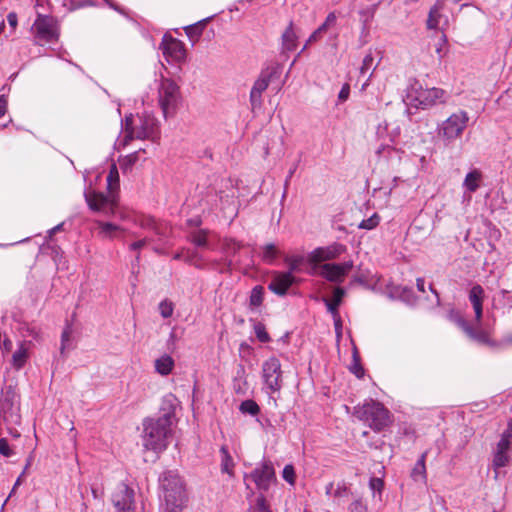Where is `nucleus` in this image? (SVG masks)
I'll return each mask as SVG.
<instances>
[{
	"instance_id": "473e14b6",
	"label": "nucleus",
	"mask_w": 512,
	"mask_h": 512,
	"mask_svg": "<svg viewBox=\"0 0 512 512\" xmlns=\"http://www.w3.org/2000/svg\"><path fill=\"white\" fill-rule=\"evenodd\" d=\"M285 263L288 265V271L291 275L302 271V265L307 261V257L303 255H292L285 257Z\"/></svg>"
},
{
	"instance_id": "09e8293b",
	"label": "nucleus",
	"mask_w": 512,
	"mask_h": 512,
	"mask_svg": "<svg viewBox=\"0 0 512 512\" xmlns=\"http://www.w3.org/2000/svg\"><path fill=\"white\" fill-rule=\"evenodd\" d=\"M282 477L289 484L294 485L295 484V470H294V467L292 465H290V464L286 465L283 468Z\"/></svg>"
},
{
	"instance_id": "e433bc0d",
	"label": "nucleus",
	"mask_w": 512,
	"mask_h": 512,
	"mask_svg": "<svg viewBox=\"0 0 512 512\" xmlns=\"http://www.w3.org/2000/svg\"><path fill=\"white\" fill-rule=\"evenodd\" d=\"M509 462V456L506 452L495 451L493 458V468L495 470V479L498 477V469L505 467Z\"/></svg>"
},
{
	"instance_id": "69168bd1",
	"label": "nucleus",
	"mask_w": 512,
	"mask_h": 512,
	"mask_svg": "<svg viewBox=\"0 0 512 512\" xmlns=\"http://www.w3.org/2000/svg\"><path fill=\"white\" fill-rule=\"evenodd\" d=\"M512 437V424L510 423L508 425V428L503 432L501 438L503 439H506V440H509L510 441V438Z\"/></svg>"
},
{
	"instance_id": "bf43d9fd",
	"label": "nucleus",
	"mask_w": 512,
	"mask_h": 512,
	"mask_svg": "<svg viewBox=\"0 0 512 512\" xmlns=\"http://www.w3.org/2000/svg\"><path fill=\"white\" fill-rule=\"evenodd\" d=\"M338 267H340V272L342 276L344 277L353 267L352 261H346L344 263L338 264Z\"/></svg>"
},
{
	"instance_id": "774afa93",
	"label": "nucleus",
	"mask_w": 512,
	"mask_h": 512,
	"mask_svg": "<svg viewBox=\"0 0 512 512\" xmlns=\"http://www.w3.org/2000/svg\"><path fill=\"white\" fill-rule=\"evenodd\" d=\"M3 350L9 352L12 349V341L8 338H5L2 342Z\"/></svg>"
},
{
	"instance_id": "393cba45",
	"label": "nucleus",
	"mask_w": 512,
	"mask_h": 512,
	"mask_svg": "<svg viewBox=\"0 0 512 512\" xmlns=\"http://www.w3.org/2000/svg\"><path fill=\"white\" fill-rule=\"evenodd\" d=\"M282 51H294L297 47L298 35L294 29L293 22H290L285 31L282 33Z\"/></svg>"
},
{
	"instance_id": "72a5a7b5",
	"label": "nucleus",
	"mask_w": 512,
	"mask_h": 512,
	"mask_svg": "<svg viewBox=\"0 0 512 512\" xmlns=\"http://www.w3.org/2000/svg\"><path fill=\"white\" fill-rule=\"evenodd\" d=\"M188 240L197 247H201V248L209 247L208 231H206V230H198V231L192 232L189 235Z\"/></svg>"
},
{
	"instance_id": "0e129e2a",
	"label": "nucleus",
	"mask_w": 512,
	"mask_h": 512,
	"mask_svg": "<svg viewBox=\"0 0 512 512\" xmlns=\"http://www.w3.org/2000/svg\"><path fill=\"white\" fill-rule=\"evenodd\" d=\"M297 169V163H295L289 170L288 172V175L286 176V179H285V189L288 187L289 185V182L291 180V178L293 177L295 171Z\"/></svg>"
},
{
	"instance_id": "c9c22d12",
	"label": "nucleus",
	"mask_w": 512,
	"mask_h": 512,
	"mask_svg": "<svg viewBox=\"0 0 512 512\" xmlns=\"http://www.w3.org/2000/svg\"><path fill=\"white\" fill-rule=\"evenodd\" d=\"M278 256V250L272 243L266 244L262 247V260L267 264H273Z\"/></svg>"
},
{
	"instance_id": "6ab92c4d",
	"label": "nucleus",
	"mask_w": 512,
	"mask_h": 512,
	"mask_svg": "<svg viewBox=\"0 0 512 512\" xmlns=\"http://www.w3.org/2000/svg\"><path fill=\"white\" fill-rule=\"evenodd\" d=\"M345 295V290L341 287H336L333 290V298L330 300L328 298H323V302L325 303L328 312L332 315L335 322V329L337 332L341 329V320L339 316L338 308L342 303V299Z\"/></svg>"
},
{
	"instance_id": "9d476101",
	"label": "nucleus",
	"mask_w": 512,
	"mask_h": 512,
	"mask_svg": "<svg viewBox=\"0 0 512 512\" xmlns=\"http://www.w3.org/2000/svg\"><path fill=\"white\" fill-rule=\"evenodd\" d=\"M119 216L122 220H127L144 230L152 232L158 241H163L168 235V225L165 222H157L150 216L132 211H121Z\"/></svg>"
},
{
	"instance_id": "a18cd8bd",
	"label": "nucleus",
	"mask_w": 512,
	"mask_h": 512,
	"mask_svg": "<svg viewBox=\"0 0 512 512\" xmlns=\"http://www.w3.org/2000/svg\"><path fill=\"white\" fill-rule=\"evenodd\" d=\"M70 336H71V326L67 325V327L63 330L61 335V353H64L66 349H71L72 346L70 344Z\"/></svg>"
},
{
	"instance_id": "39448f33",
	"label": "nucleus",
	"mask_w": 512,
	"mask_h": 512,
	"mask_svg": "<svg viewBox=\"0 0 512 512\" xmlns=\"http://www.w3.org/2000/svg\"><path fill=\"white\" fill-rule=\"evenodd\" d=\"M407 98L416 108L423 110L430 109L438 104H443L447 100V93L441 88L424 89L418 81L410 84Z\"/></svg>"
},
{
	"instance_id": "8fccbe9b",
	"label": "nucleus",
	"mask_w": 512,
	"mask_h": 512,
	"mask_svg": "<svg viewBox=\"0 0 512 512\" xmlns=\"http://www.w3.org/2000/svg\"><path fill=\"white\" fill-rule=\"evenodd\" d=\"M349 494V488L346 484V482L341 481L337 483L336 489L334 490L333 497L334 498H341L346 497Z\"/></svg>"
},
{
	"instance_id": "b1692460",
	"label": "nucleus",
	"mask_w": 512,
	"mask_h": 512,
	"mask_svg": "<svg viewBox=\"0 0 512 512\" xmlns=\"http://www.w3.org/2000/svg\"><path fill=\"white\" fill-rule=\"evenodd\" d=\"M184 261L197 269L214 268L216 265V262L209 263L201 253L192 249L186 250Z\"/></svg>"
},
{
	"instance_id": "dca6fc26",
	"label": "nucleus",
	"mask_w": 512,
	"mask_h": 512,
	"mask_svg": "<svg viewBox=\"0 0 512 512\" xmlns=\"http://www.w3.org/2000/svg\"><path fill=\"white\" fill-rule=\"evenodd\" d=\"M134 490L120 483L112 495V503L117 512H135Z\"/></svg>"
},
{
	"instance_id": "f8f14e48",
	"label": "nucleus",
	"mask_w": 512,
	"mask_h": 512,
	"mask_svg": "<svg viewBox=\"0 0 512 512\" xmlns=\"http://www.w3.org/2000/svg\"><path fill=\"white\" fill-rule=\"evenodd\" d=\"M277 66H269L261 70L255 80L249 95L251 110L254 112L260 109L263 104L262 94L267 90L272 78L277 74Z\"/></svg>"
},
{
	"instance_id": "cd10ccee",
	"label": "nucleus",
	"mask_w": 512,
	"mask_h": 512,
	"mask_svg": "<svg viewBox=\"0 0 512 512\" xmlns=\"http://www.w3.org/2000/svg\"><path fill=\"white\" fill-rule=\"evenodd\" d=\"M427 453H428L427 451L422 453V455L417 460L414 468L411 471V477L415 482H422V483L426 482L427 473H426L425 460H426Z\"/></svg>"
},
{
	"instance_id": "f704fd0d",
	"label": "nucleus",
	"mask_w": 512,
	"mask_h": 512,
	"mask_svg": "<svg viewBox=\"0 0 512 512\" xmlns=\"http://www.w3.org/2000/svg\"><path fill=\"white\" fill-rule=\"evenodd\" d=\"M208 19L209 18L199 21L185 28L186 35L189 37L190 40H197L201 36L204 26Z\"/></svg>"
},
{
	"instance_id": "f257e3e1",
	"label": "nucleus",
	"mask_w": 512,
	"mask_h": 512,
	"mask_svg": "<svg viewBox=\"0 0 512 512\" xmlns=\"http://www.w3.org/2000/svg\"><path fill=\"white\" fill-rule=\"evenodd\" d=\"M177 398L168 394L163 397L160 416L156 418H146L143 421V446L154 452L165 450L172 434V424L175 418V409Z\"/></svg>"
},
{
	"instance_id": "f03ea898",
	"label": "nucleus",
	"mask_w": 512,
	"mask_h": 512,
	"mask_svg": "<svg viewBox=\"0 0 512 512\" xmlns=\"http://www.w3.org/2000/svg\"><path fill=\"white\" fill-rule=\"evenodd\" d=\"M160 499L163 512H181L186 502V491L182 479L175 471H165L159 477Z\"/></svg>"
},
{
	"instance_id": "5fc2aeb1",
	"label": "nucleus",
	"mask_w": 512,
	"mask_h": 512,
	"mask_svg": "<svg viewBox=\"0 0 512 512\" xmlns=\"http://www.w3.org/2000/svg\"><path fill=\"white\" fill-rule=\"evenodd\" d=\"M244 375V368L241 366L240 369L237 371V377L234 379V390L236 393H244L245 389L241 387L240 382L242 381Z\"/></svg>"
},
{
	"instance_id": "58836bf2",
	"label": "nucleus",
	"mask_w": 512,
	"mask_h": 512,
	"mask_svg": "<svg viewBox=\"0 0 512 512\" xmlns=\"http://www.w3.org/2000/svg\"><path fill=\"white\" fill-rule=\"evenodd\" d=\"M242 245L234 239L226 238L223 240L222 249L228 257L235 255Z\"/></svg>"
},
{
	"instance_id": "7c9ffc66",
	"label": "nucleus",
	"mask_w": 512,
	"mask_h": 512,
	"mask_svg": "<svg viewBox=\"0 0 512 512\" xmlns=\"http://www.w3.org/2000/svg\"><path fill=\"white\" fill-rule=\"evenodd\" d=\"M28 359V347L25 342H21L17 350L12 355V366L19 370L21 369Z\"/></svg>"
},
{
	"instance_id": "2eb2a0df",
	"label": "nucleus",
	"mask_w": 512,
	"mask_h": 512,
	"mask_svg": "<svg viewBox=\"0 0 512 512\" xmlns=\"http://www.w3.org/2000/svg\"><path fill=\"white\" fill-rule=\"evenodd\" d=\"M346 251V247L340 243H333L326 247H318L314 249L307 256V261L311 265V269L308 271L309 274L316 273L319 263L336 259Z\"/></svg>"
},
{
	"instance_id": "4d7b16f0",
	"label": "nucleus",
	"mask_w": 512,
	"mask_h": 512,
	"mask_svg": "<svg viewBox=\"0 0 512 512\" xmlns=\"http://www.w3.org/2000/svg\"><path fill=\"white\" fill-rule=\"evenodd\" d=\"M349 95H350V85L348 83H345L341 90L339 91V94H338V101L340 103H343L345 102L346 100H348L349 98Z\"/></svg>"
},
{
	"instance_id": "3c124183",
	"label": "nucleus",
	"mask_w": 512,
	"mask_h": 512,
	"mask_svg": "<svg viewBox=\"0 0 512 512\" xmlns=\"http://www.w3.org/2000/svg\"><path fill=\"white\" fill-rule=\"evenodd\" d=\"M153 241H154L153 237H149V236L144 237L138 241L131 243L129 245V249L131 251H137V250H140L141 248H143L144 246H146L148 243L153 242Z\"/></svg>"
},
{
	"instance_id": "412c9836",
	"label": "nucleus",
	"mask_w": 512,
	"mask_h": 512,
	"mask_svg": "<svg viewBox=\"0 0 512 512\" xmlns=\"http://www.w3.org/2000/svg\"><path fill=\"white\" fill-rule=\"evenodd\" d=\"M484 289L482 286L476 284L469 291V301L475 312L476 322L479 324L483 314V300H484Z\"/></svg>"
},
{
	"instance_id": "13d9d810",
	"label": "nucleus",
	"mask_w": 512,
	"mask_h": 512,
	"mask_svg": "<svg viewBox=\"0 0 512 512\" xmlns=\"http://www.w3.org/2000/svg\"><path fill=\"white\" fill-rule=\"evenodd\" d=\"M509 447H510V441L509 440H506V439H503L501 438L500 441L498 442L497 444V448H496V451H499V452H508L509 450Z\"/></svg>"
},
{
	"instance_id": "ddd939ff",
	"label": "nucleus",
	"mask_w": 512,
	"mask_h": 512,
	"mask_svg": "<svg viewBox=\"0 0 512 512\" xmlns=\"http://www.w3.org/2000/svg\"><path fill=\"white\" fill-rule=\"evenodd\" d=\"M262 379L269 393L279 392L282 388V370L278 358L270 357L262 364Z\"/></svg>"
},
{
	"instance_id": "c03bdc74",
	"label": "nucleus",
	"mask_w": 512,
	"mask_h": 512,
	"mask_svg": "<svg viewBox=\"0 0 512 512\" xmlns=\"http://www.w3.org/2000/svg\"><path fill=\"white\" fill-rule=\"evenodd\" d=\"M18 425L19 424H4L0 422V436L6 432L13 438H19L20 432L16 427Z\"/></svg>"
},
{
	"instance_id": "de8ad7c7",
	"label": "nucleus",
	"mask_w": 512,
	"mask_h": 512,
	"mask_svg": "<svg viewBox=\"0 0 512 512\" xmlns=\"http://www.w3.org/2000/svg\"><path fill=\"white\" fill-rule=\"evenodd\" d=\"M373 62H374V58L371 53L367 54L364 57V59L362 61V65L359 70L361 76H365L372 69Z\"/></svg>"
},
{
	"instance_id": "864d4df0",
	"label": "nucleus",
	"mask_w": 512,
	"mask_h": 512,
	"mask_svg": "<svg viewBox=\"0 0 512 512\" xmlns=\"http://www.w3.org/2000/svg\"><path fill=\"white\" fill-rule=\"evenodd\" d=\"M0 454L5 457L13 455V450L9 447L8 441L4 437H0Z\"/></svg>"
},
{
	"instance_id": "79ce46f5",
	"label": "nucleus",
	"mask_w": 512,
	"mask_h": 512,
	"mask_svg": "<svg viewBox=\"0 0 512 512\" xmlns=\"http://www.w3.org/2000/svg\"><path fill=\"white\" fill-rule=\"evenodd\" d=\"M380 222V217L377 213H374L371 217L364 219L360 222L358 227L360 229L371 230L378 226Z\"/></svg>"
},
{
	"instance_id": "f3484780",
	"label": "nucleus",
	"mask_w": 512,
	"mask_h": 512,
	"mask_svg": "<svg viewBox=\"0 0 512 512\" xmlns=\"http://www.w3.org/2000/svg\"><path fill=\"white\" fill-rule=\"evenodd\" d=\"M163 54L167 61L179 63L184 60L186 51L184 44L175 38H163Z\"/></svg>"
},
{
	"instance_id": "603ef678",
	"label": "nucleus",
	"mask_w": 512,
	"mask_h": 512,
	"mask_svg": "<svg viewBox=\"0 0 512 512\" xmlns=\"http://www.w3.org/2000/svg\"><path fill=\"white\" fill-rule=\"evenodd\" d=\"M369 487L373 492H381L384 488V482L381 478L372 477L369 481Z\"/></svg>"
},
{
	"instance_id": "052dcab7",
	"label": "nucleus",
	"mask_w": 512,
	"mask_h": 512,
	"mask_svg": "<svg viewBox=\"0 0 512 512\" xmlns=\"http://www.w3.org/2000/svg\"><path fill=\"white\" fill-rule=\"evenodd\" d=\"M8 101L5 95L0 96V118L3 117L7 111Z\"/></svg>"
},
{
	"instance_id": "a19ab883",
	"label": "nucleus",
	"mask_w": 512,
	"mask_h": 512,
	"mask_svg": "<svg viewBox=\"0 0 512 512\" xmlns=\"http://www.w3.org/2000/svg\"><path fill=\"white\" fill-rule=\"evenodd\" d=\"M254 332L257 339L262 343H267L270 341V336L266 331V327L263 323L257 322L254 325Z\"/></svg>"
},
{
	"instance_id": "5701e85b",
	"label": "nucleus",
	"mask_w": 512,
	"mask_h": 512,
	"mask_svg": "<svg viewBox=\"0 0 512 512\" xmlns=\"http://www.w3.org/2000/svg\"><path fill=\"white\" fill-rule=\"evenodd\" d=\"M445 1L446 0H436L435 4L431 7L427 19L428 29H437L440 27L441 21L444 18L441 11L445 6Z\"/></svg>"
},
{
	"instance_id": "c85d7f7f",
	"label": "nucleus",
	"mask_w": 512,
	"mask_h": 512,
	"mask_svg": "<svg viewBox=\"0 0 512 512\" xmlns=\"http://www.w3.org/2000/svg\"><path fill=\"white\" fill-rule=\"evenodd\" d=\"M220 456H221V472L228 474L229 477L234 476V460L229 453L227 446L223 445L220 448Z\"/></svg>"
},
{
	"instance_id": "338daca9",
	"label": "nucleus",
	"mask_w": 512,
	"mask_h": 512,
	"mask_svg": "<svg viewBox=\"0 0 512 512\" xmlns=\"http://www.w3.org/2000/svg\"><path fill=\"white\" fill-rule=\"evenodd\" d=\"M334 490V483L330 482L325 487V494L329 497H333Z\"/></svg>"
},
{
	"instance_id": "6e6552de",
	"label": "nucleus",
	"mask_w": 512,
	"mask_h": 512,
	"mask_svg": "<svg viewBox=\"0 0 512 512\" xmlns=\"http://www.w3.org/2000/svg\"><path fill=\"white\" fill-rule=\"evenodd\" d=\"M0 422L20 424V403L15 389L9 385L2 389L0 397Z\"/></svg>"
},
{
	"instance_id": "0eeeda50",
	"label": "nucleus",
	"mask_w": 512,
	"mask_h": 512,
	"mask_svg": "<svg viewBox=\"0 0 512 512\" xmlns=\"http://www.w3.org/2000/svg\"><path fill=\"white\" fill-rule=\"evenodd\" d=\"M277 481L273 464L269 460H262L256 464L250 473L244 474V483L246 489L251 490L249 482H253L256 489L264 494Z\"/></svg>"
},
{
	"instance_id": "4c0bfd02",
	"label": "nucleus",
	"mask_w": 512,
	"mask_h": 512,
	"mask_svg": "<svg viewBox=\"0 0 512 512\" xmlns=\"http://www.w3.org/2000/svg\"><path fill=\"white\" fill-rule=\"evenodd\" d=\"M239 410L243 414L255 416L259 413L260 408L259 405L254 400L248 399L241 402Z\"/></svg>"
},
{
	"instance_id": "6e6d98bb",
	"label": "nucleus",
	"mask_w": 512,
	"mask_h": 512,
	"mask_svg": "<svg viewBox=\"0 0 512 512\" xmlns=\"http://www.w3.org/2000/svg\"><path fill=\"white\" fill-rule=\"evenodd\" d=\"M366 510V506L360 499L353 501L349 506L350 512H366Z\"/></svg>"
},
{
	"instance_id": "ea45409f",
	"label": "nucleus",
	"mask_w": 512,
	"mask_h": 512,
	"mask_svg": "<svg viewBox=\"0 0 512 512\" xmlns=\"http://www.w3.org/2000/svg\"><path fill=\"white\" fill-rule=\"evenodd\" d=\"M264 299V288L261 285L255 286L250 294V305L258 307L262 304Z\"/></svg>"
},
{
	"instance_id": "a878e982",
	"label": "nucleus",
	"mask_w": 512,
	"mask_h": 512,
	"mask_svg": "<svg viewBox=\"0 0 512 512\" xmlns=\"http://www.w3.org/2000/svg\"><path fill=\"white\" fill-rule=\"evenodd\" d=\"M456 322H457L458 326L461 327L463 329V331L473 340H475L479 343H482V344L488 343L489 337L486 332H484L482 330L473 329L468 324V322L465 319H463L462 317H457Z\"/></svg>"
},
{
	"instance_id": "4be33fe9",
	"label": "nucleus",
	"mask_w": 512,
	"mask_h": 512,
	"mask_svg": "<svg viewBox=\"0 0 512 512\" xmlns=\"http://www.w3.org/2000/svg\"><path fill=\"white\" fill-rule=\"evenodd\" d=\"M316 274L330 282L340 283L343 281V276L340 272V267H338V264L336 263L322 264L318 266V268L316 269ZM313 275H315V273Z\"/></svg>"
},
{
	"instance_id": "bb28decb",
	"label": "nucleus",
	"mask_w": 512,
	"mask_h": 512,
	"mask_svg": "<svg viewBox=\"0 0 512 512\" xmlns=\"http://www.w3.org/2000/svg\"><path fill=\"white\" fill-rule=\"evenodd\" d=\"M483 175L479 169H473L468 172L463 181V187L466 192L474 193L480 187Z\"/></svg>"
},
{
	"instance_id": "37998d69",
	"label": "nucleus",
	"mask_w": 512,
	"mask_h": 512,
	"mask_svg": "<svg viewBox=\"0 0 512 512\" xmlns=\"http://www.w3.org/2000/svg\"><path fill=\"white\" fill-rule=\"evenodd\" d=\"M253 512H272L264 494L260 493L256 498Z\"/></svg>"
},
{
	"instance_id": "1a4fd4ad",
	"label": "nucleus",
	"mask_w": 512,
	"mask_h": 512,
	"mask_svg": "<svg viewBox=\"0 0 512 512\" xmlns=\"http://www.w3.org/2000/svg\"><path fill=\"white\" fill-rule=\"evenodd\" d=\"M469 115L464 110L451 114L438 126V136L445 142H452L461 137L467 127Z\"/></svg>"
},
{
	"instance_id": "a211bd4d",
	"label": "nucleus",
	"mask_w": 512,
	"mask_h": 512,
	"mask_svg": "<svg viewBox=\"0 0 512 512\" xmlns=\"http://www.w3.org/2000/svg\"><path fill=\"white\" fill-rule=\"evenodd\" d=\"M294 282L295 278L290 272H274L268 289L278 296H285Z\"/></svg>"
},
{
	"instance_id": "4468645a",
	"label": "nucleus",
	"mask_w": 512,
	"mask_h": 512,
	"mask_svg": "<svg viewBox=\"0 0 512 512\" xmlns=\"http://www.w3.org/2000/svg\"><path fill=\"white\" fill-rule=\"evenodd\" d=\"M33 29L37 42L52 43L58 40L57 21L52 16L37 14Z\"/></svg>"
},
{
	"instance_id": "c756f323",
	"label": "nucleus",
	"mask_w": 512,
	"mask_h": 512,
	"mask_svg": "<svg viewBox=\"0 0 512 512\" xmlns=\"http://www.w3.org/2000/svg\"><path fill=\"white\" fill-rule=\"evenodd\" d=\"M155 371L162 376L169 375L174 368V360L171 356L164 354L155 360Z\"/></svg>"
},
{
	"instance_id": "49530a36",
	"label": "nucleus",
	"mask_w": 512,
	"mask_h": 512,
	"mask_svg": "<svg viewBox=\"0 0 512 512\" xmlns=\"http://www.w3.org/2000/svg\"><path fill=\"white\" fill-rule=\"evenodd\" d=\"M174 307L172 302L163 300L159 304V312L163 318H169L172 316Z\"/></svg>"
},
{
	"instance_id": "aec40b11",
	"label": "nucleus",
	"mask_w": 512,
	"mask_h": 512,
	"mask_svg": "<svg viewBox=\"0 0 512 512\" xmlns=\"http://www.w3.org/2000/svg\"><path fill=\"white\" fill-rule=\"evenodd\" d=\"M337 24V15L335 12H330L325 21L309 36V38L306 41V44L302 48L301 52H303L308 45L319 41L323 38L324 34L328 31L333 30L336 27Z\"/></svg>"
},
{
	"instance_id": "423d86ee",
	"label": "nucleus",
	"mask_w": 512,
	"mask_h": 512,
	"mask_svg": "<svg viewBox=\"0 0 512 512\" xmlns=\"http://www.w3.org/2000/svg\"><path fill=\"white\" fill-rule=\"evenodd\" d=\"M355 414L375 431H382L391 423L389 410L380 402L372 399L366 401L362 406H357Z\"/></svg>"
},
{
	"instance_id": "20e7f679",
	"label": "nucleus",
	"mask_w": 512,
	"mask_h": 512,
	"mask_svg": "<svg viewBox=\"0 0 512 512\" xmlns=\"http://www.w3.org/2000/svg\"><path fill=\"white\" fill-rule=\"evenodd\" d=\"M122 126L129 139H150L155 142L159 139V126L157 119L150 113L144 112L126 116L122 121Z\"/></svg>"
},
{
	"instance_id": "7ed1b4c3",
	"label": "nucleus",
	"mask_w": 512,
	"mask_h": 512,
	"mask_svg": "<svg viewBox=\"0 0 512 512\" xmlns=\"http://www.w3.org/2000/svg\"><path fill=\"white\" fill-rule=\"evenodd\" d=\"M107 188L109 195L102 192L85 193V199L92 211L99 212L105 216L116 214L118 209L117 190L119 188V173L115 164H112L107 176Z\"/></svg>"
},
{
	"instance_id": "e2e57ef3",
	"label": "nucleus",
	"mask_w": 512,
	"mask_h": 512,
	"mask_svg": "<svg viewBox=\"0 0 512 512\" xmlns=\"http://www.w3.org/2000/svg\"><path fill=\"white\" fill-rule=\"evenodd\" d=\"M351 371L358 377V378H361L363 375H364V370L363 368L361 367L360 364L358 363H355L352 368H351Z\"/></svg>"
},
{
	"instance_id": "2f4dec72",
	"label": "nucleus",
	"mask_w": 512,
	"mask_h": 512,
	"mask_svg": "<svg viewBox=\"0 0 512 512\" xmlns=\"http://www.w3.org/2000/svg\"><path fill=\"white\" fill-rule=\"evenodd\" d=\"M96 224L99 228V235L103 238L112 239L115 237L116 232L123 230L120 226L110 222L97 220Z\"/></svg>"
},
{
	"instance_id": "680f3d73",
	"label": "nucleus",
	"mask_w": 512,
	"mask_h": 512,
	"mask_svg": "<svg viewBox=\"0 0 512 512\" xmlns=\"http://www.w3.org/2000/svg\"><path fill=\"white\" fill-rule=\"evenodd\" d=\"M7 22L12 28H16L18 23L17 14L15 12H10L7 15Z\"/></svg>"
},
{
	"instance_id": "9b49d317",
	"label": "nucleus",
	"mask_w": 512,
	"mask_h": 512,
	"mask_svg": "<svg viewBox=\"0 0 512 512\" xmlns=\"http://www.w3.org/2000/svg\"><path fill=\"white\" fill-rule=\"evenodd\" d=\"M158 100L163 115L173 114L180 100L179 86L171 79L162 78L158 86Z\"/></svg>"
}]
</instances>
